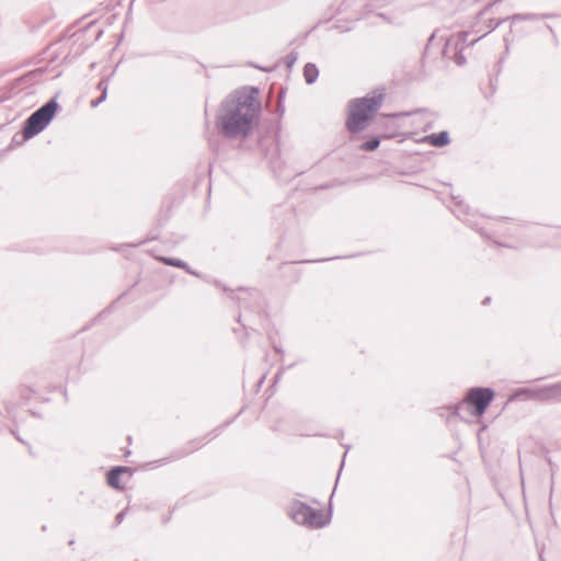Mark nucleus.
<instances>
[{"label":"nucleus","instance_id":"f257e3e1","mask_svg":"<svg viewBox=\"0 0 561 561\" xmlns=\"http://www.w3.org/2000/svg\"><path fill=\"white\" fill-rule=\"evenodd\" d=\"M256 87H242L227 95L216 114L215 126L228 139H247L256 125L262 104Z\"/></svg>","mask_w":561,"mask_h":561},{"label":"nucleus","instance_id":"9d476101","mask_svg":"<svg viewBox=\"0 0 561 561\" xmlns=\"http://www.w3.org/2000/svg\"><path fill=\"white\" fill-rule=\"evenodd\" d=\"M427 142L436 148H443L450 142L449 133L442 130L426 136Z\"/></svg>","mask_w":561,"mask_h":561},{"label":"nucleus","instance_id":"4468645a","mask_svg":"<svg viewBox=\"0 0 561 561\" xmlns=\"http://www.w3.org/2000/svg\"><path fill=\"white\" fill-rule=\"evenodd\" d=\"M380 142H381V137L374 136V137L367 139L366 141H364L363 144H360L359 149L363 151H374L380 146Z\"/></svg>","mask_w":561,"mask_h":561},{"label":"nucleus","instance_id":"39448f33","mask_svg":"<svg viewBox=\"0 0 561 561\" xmlns=\"http://www.w3.org/2000/svg\"><path fill=\"white\" fill-rule=\"evenodd\" d=\"M57 111V103L50 101L34 112L25 123L23 137L30 139L41 133L53 119Z\"/></svg>","mask_w":561,"mask_h":561},{"label":"nucleus","instance_id":"6ab92c4d","mask_svg":"<svg viewBox=\"0 0 561 561\" xmlns=\"http://www.w3.org/2000/svg\"><path fill=\"white\" fill-rule=\"evenodd\" d=\"M468 36H469V33H468V32H461V33L459 34V37H460L459 39H460L461 44H465V43H466V41H467Z\"/></svg>","mask_w":561,"mask_h":561},{"label":"nucleus","instance_id":"5701e85b","mask_svg":"<svg viewBox=\"0 0 561 561\" xmlns=\"http://www.w3.org/2000/svg\"><path fill=\"white\" fill-rule=\"evenodd\" d=\"M274 351H275L277 354H283V353H284L283 348H282V347H279V346H276V345H274Z\"/></svg>","mask_w":561,"mask_h":561},{"label":"nucleus","instance_id":"6e6552de","mask_svg":"<svg viewBox=\"0 0 561 561\" xmlns=\"http://www.w3.org/2000/svg\"><path fill=\"white\" fill-rule=\"evenodd\" d=\"M130 478L131 472L128 468L118 467L108 472L107 483L115 489H124L129 483Z\"/></svg>","mask_w":561,"mask_h":561},{"label":"nucleus","instance_id":"473e14b6","mask_svg":"<svg viewBox=\"0 0 561 561\" xmlns=\"http://www.w3.org/2000/svg\"><path fill=\"white\" fill-rule=\"evenodd\" d=\"M279 376H280V373H278V374L275 376L276 380L279 378Z\"/></svg>","mask_w":561,"mask_h":561},{"label":"nucleus","instance_id":"393cba45","mask_svg":"<svg viewBox=\"0 0 561 561\" xmlns=\"http://www.w3.org/2000/svg\"><path fill=\"white\" fill-rule=\"evenodd\" d=\"M546 26H547V28L549 30V32H550L553 36H556L554 31H553V28L551 27V25L547 24Z\"/></svg>","mask_w":561,"mask_h":561},{"label":"nucleus","instance_id":"a878e982","mask_svg":"<svg viewBox=\"0 0 561 561\" xmlns=\"http://www.w3.org/2000/svg\"><path fill=\"white\" fill-rule=\"evenodd\" d=\"M344 447H345L346 450H345V453L343 455V459L346 457V454L350 450L351 446L350 445H345Z\"/></svg>","mask_w":561,"mask_h":561},{"label":"nucleus","instance_id":"c85d7f7f","mask_svg":"<svg viewBox=\"0 0 561 561\" xmlns=\"http://www.w3.org/2000/svg\"><path fill=\"white\" fill-rule=\"evenodd\" d=\"M264 381V376L259 380V386H261Z\"/></svg>","mask_w":561,"mask_h":561},{"label":"nucleus","instance_id":"2eb2a0df","mask_svg":"<svg viewBox=\"0 0 561 561\" xmlns=\"http://www.w3.org/2000/svg\"><path fill=\"white\" fill-rule=\"evenodd\" d=\"M298 59V53L296 51H290L286 57H285V65L288 69H290L295 62L297 61Z\"/></svg>","mask_w":561,"mask_h":561},{"label":"nucleus","instance_id":"c756f323","mask_svg":"<svg viewBox=\"0 0 561 561\" xmlns=\"http://www.w3.org/2000/svg\"><path fill=\"white\" fill-rule=\"evenodd\" d=\"M503 62V59L499 60V65L501 66V64ZM501 70V67L499 68V71Z\"/></svg>","mask_w":561,"mask_h":561},{"label":"nucleus","instance_id":"2f4dec72","mask_svg":"<svg viewBox=\"0 0 561 561\" xmlns=\"http://www.w3.org/2000/svg\"><path fill=\"white\" fill-rule=\"evenodd\" d=\"M478 39L471 41L470 45H473Z\"/></svg>","mask_w":561,"mask_h":561},{"label":"nucleus","instance_id":"b1692460","mask_svg":"<svg viewBox=\"0 0 561 561\" xmlns=\"http://www.w3.org/2000/svg\"><path fill=\"white\" fill-rule=\"evenodd\" d=\"M490 302H491V297H485V298L483 299V301H482V305H483V306H486V305H489Z\"/></svg>","mask_w":561,"mask_h":561},{"label":"nucleus","instance_id":"412c9836","mask_svg":"<svg viewBox=\"0 0 561 561\" xmlns=\"http://www.w3.org/2000/svg\"><path fill=\"white\" fill-rule=\"evenodd\" d=\"M157 238L156 234H148L146 239H142V244L147 241L154 240Z\"/></svg>","mask_w":561,"mask_h":561},{"label":"nucleus","instance_id":"20e7f679","mask_svg":"<svg viewBox=\"0 0 561 561\" xmlns=\"http://www.w3.org/2000/svg\"><path fill=\"white\" fill-rule=\"evenodd\" d=\"M289 516L296 524L316 529L327 526L331 519L329 516H324L322 511L312 508L297 500L293 501L289 506Z\"/></svg>","mask_w":561,"mask_h":561},{"label":"nucleus","instance_id":"bb28decb","mask_svg":"<svg viewBox=\"0 0 561 561\" xmlns=\"http://www.w3.org/2000/svg\"><path fill=\"white\" fill-rule=\"evenodd\" d=\"M548 462H549V466H550L551 471L553 472V471H554V469H553L552 461L549 459V460H548Z\"/></svg>","mask_w":561,"mask_h":561},{"label":"nucleus","instance_id":"9b49d317","mask_svg":"<svg viewBox=\"0 0 561 561\" xmlns=\"http://www.w3.org/2000/svg\"><path fill=\"white\" fill-rule=\"evenodd\" d=\"M159 261L163 262L165 265L182 268L186 271L188 274L195 275L197 277L199 276V274L196 271H193L188 266V264L181 259L161 256L159 257Z\"/></svg>","mask_w":561,"mask_h":561},{"label":"nucleus","instance_id":"423d86ee","mask_svg":"<svg viewBox=\"0 0 561 561\" xmlns=\"http://www.w3.org/2000/svg\"><path fill=\"white\" fill-rule=\"evenodd\" d=\"M215 285L217 288L222 289L225 293L230 294V298L238 302L239 307L244 310H250L253 312H260L263 308V299L262 295L256 289H243L239 288L241 295H236L233 290L227 288L221 282L216 280Z\"/></svg>","mask_w":561,"mask_h":561},{"label":"nucleus","instance_id":"72a5a7b5","mask_svg":"<svg viewBox=\"0 0 561 561\" xmlns=\"http://www.w3.org/2000/svg\"><path fill=\"white\" fill-rule=\"evenodd\" d=\"M169 519H170V516H169V517H167V518L163 520V523H168V520H169Z\"/></svg>","mask_w":561,"mask_h":561},{"label":"nucleus","instance_id":"ddd939ff","mask_svg":"<svg viewBox=\"0 0 561 561\" xmlns=\"http://www.w3.org/2000/svg\"><path fill=\"white\" fill-rule=\"evenodd\" d=\"M319 77V70L316 64L307 62L304 67V78L307 84H312Z\"/></svg>","mask_w":561,"mask_h":561},{"label":"nucleus","instance_id":"0eeeda50","mask_svg":"<svg viewBox=\"0 0 561 561\" xmlns=\"http://www.w3.org/2000/svg\"><path fill=\"white\" fill-rule=\"evenodd\" d=\"M519 396H526L530 399H536L539 401H548L553 399L561 398V381L552 385L543 386L539 389L533 390L528 388H520L516 390L512 398H517Z\"/></svg>","mask_w":561,"mask_h":561},{"label":"nucleus","instance_id":"4be33fe9","mask_svg":"<svg viewBox=\"0 0 561 561\" xmlns=\"http://www.w3.org/2000/svg\"><path fill=\"white\" fill-rule=\"evenodd\" d=\"M237 320H238V322L242 325V328L248 332V327H247L245 324H243V323H242V316H241V314H239V316H238V319H237Z\"/></svg>","mask_w":561,"mask_h":561},{"label":"nucleus","instance_id":"1a4fd4ad","mask_svg":"<svg viewBox=\"0 0 561 561\" xmlns=\"http://www.w3.org/2000/svg\"><path fill=\"white\" fill-rule=\"evenodd\" d=\"M204 439H205V437L195 438V439L188 442L185 447L173 453L172 456L170 457V459H172V460L180 459V458L185 457V456L192 454L193 451L199 449L204 445Z\"/></svg>","mask_w":561,"mask_h":561},{"label":"nucleus","instance_id":"a211bd4d","mask_svg":"<svg viewBox=\"0 0 561 561\" xmlns=\"http://www.w3.org/2000/svg\"><path fill=\"white\" fill-rule=\"evenodd\" d=\"M506 20H507V18L503 19V20H497V21H494L493 19H491L489 21L490 31L492 32V31L496 30Z\"/></svg>","mask_w":561,"mask_h":561},{"label":"nucleus","instance_id":"f03ea898","mask_svg":"<svg viewBox=\"0 0 561 561\" xmlns=\"http://www.w3.org/2000/svg\"><path fill=\"white\" fill-rule=\"evenodd\" d=\"M385 99V89H376L363 98L353 99L348 103L346 128L351 133H359L374 119Z\"/></svg>","mask_w":561,"mask_h":561},{"label":"nucleus","instance_id":"aec40b11","mask_svg":"<svg viewBox=\"0 0 561 561\" xmlns=\"http://www.w3.org/2000/svg\"><path fill=\"white\" fill-rule=\"evenodd\" d=\"M208 142H209V147H210V149H211V150H214V151H217V144H216V140H214V139H209V141H208Z\"/></svg>","mask_w":561,"mask_h":561},{"label":"nucleus","instance_id":"f8f14e48","mask_svg":"<svg viewBox=\"0 0 561 561\" xmlns=\"http://www.w3.org/2000/svg\"><path fill=\"white\" fill-rule=\"evenodd\" d=\"M552 14L543 13H515L512 16H508L507 20H511L512 22H522V21H538L541 19H548L552 18Z\"/></svg>","mask_w":561,"mask_h":561},{"label":"nucleus","instance_id":"f3484780","mask_svg":"<svg viewBox=\"0 0 561 561\" xmlns=\"http://www.w3.org/2000/svg\"><path fill=\"white\" fill-rule=\"evenodd\" d=\"M165 460H167V458H163V459H160V460H157V461H150V462L142 463L141 469L142 470L154 469L158 465L164 463Z\"/></svg>","mask_w":561,"mask_h":561},{"label":"nucleus","instance_id":"7c9ffc66","mask_svg":"<svg viewBox=\"0 0 561 561\" xmlns=\"http://www.w3.org/2000/svg\"><path fill=\"white\" fill-rule=\"evenodd\" d=\"M490 84H491V87H492V88H494V84H493V80H492V79L490 80Z\"/></svg>","mask_w":561,"mask_h":561},{"label":"nucleus","instance_id":"7ed1b4c3","mask_svg":"<svg viewBox=\"0 0 561 561\" xmlns=\"http://www.w3.org/2000/svg\"><path fill=\"white\" fill-rule=\"evenodd\" d=\"M495 392L490 387L470 388L463 400L453 408V414L463 421L468 416L481 417L494 400Z\"/></svg>","mask_w":561,"mask_h":561},{"label":"nucleus","instance_id":"dca6fc26","mask_svg":"<svg viewBox=\"0 0 561 561\" xmlns=\"http://www.w3.org/2000/svg\"><path fill=\"white\" fill-rule=\"evenodd\" d=\"M456 54H455V62L458 66H463L466 64V57L462 55V48H458V44H456Z\"/></svg>","mask_w":561,"mask_h":561},{"label":"nucleus","instance_id":"cd10ccee","mask_svg":"<svg viewBox=\"0 0 561 561\" xmlns=\"http://www.w3.org/2000/svg\"><path fill=\"white\" fill-rule=\"evenodd\" d=\"M329 259H320V260H312L311 262H323V261H328Z\"/></svg>","mask_w":561,"mask_h":561}]
</instances>
